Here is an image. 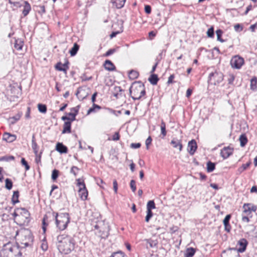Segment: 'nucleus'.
<instances>
[{
    "label": "nucleus",
    "mask_w": 257,
    "mask_h": 257,
    "mask_svg": "<svg viewBox=\"0 0 257 257\" xmlns=\"http://www.w3.org/2000/svg\"><path fill=\"white\" fill-rule=\"evenodd\" d=\"M49 218H52L53 220H55L57 227L60 230L65 229L70 222L69 215L67 213H62L58 214L54 212H48L43 219V229L44 231L46 230L45 225H47L49 222Z\"/></svg>",
    "instance_id": "nucleus-1"
},
{
    "label": "nucleus",
    "mask_w": 257,
    "mask_h": 257,
    "mask_svg": "<svg viewBox=\"0 0 257 257\" xmlns=\"http://www.w3.org/2000/svg\"><path fill=\"white\" fill-rule=\"evenodd\" d=\"M57 240V248L62 253L68 254L74 248L75 242L71 236L65 234L59 235Z\"/></svg>",
    "instance_id": "nucleus-2"
},
{
    "label": "nucleus",
    "mask_w": 257,
    "mask_h": 257,
    "mask_svg": "<svg viewBox=\"0 0 257 257\" xmlns=\"http://www.w3.org/2000/svg\"><path fill=\"white\" fill-rule=\"evenodd\" d=\"M1 255L3 257H19L22 253L17 244L9 242L3 246Z\"/></svg>",
    "instance_id": "nucleus-3"
},
{
    "label": "nucleus",
    "mask_w": 257,
    "mask_h": 257,
    "mask_svg": "<svg viewBox=\"0 0 257 257\" xmlns=\"http://www.w3.org/2000/svg\"><path fill=\"white\" fill-rule=\"evenodd\" d=\"M130 93L134 100H139L146 93L144 85L141 82L134 83L129 89Z\"/></svg>",
    "instance_id": "nucleus-4"
},
{
    "label": "nucleus",
    "mask_w": 257,
    "mask_h": 257,
    "mask_svg": "<svg viewBox=\"0 0 257 257\" xmlns=\"http://www.w3.org/2000/svg\"><path fill=\"white\" fill-rule=\"evenodd\" d=\"M94 228L98 230L96 233L101 238L105 239L109 235V226L107 223L104 221H98L94 226Z\"/></svg>",
    "instance_id": "nucleus-5"
},
{
    "label": "nucleus",
    "mask_w": 257,
    "mask_h": 257,
    "mask_svg": "<svg viewBox=\"0 0 257 257\" xmlns=\"http://www.w3.org/2000/svg\"><path fill=\"white\" fill-rule=\"evenodd\" d=\"M247 243L248 242L246 239L241 238L238 240L237 243V244L240 247L238 248H230V250L234 251L235 257H239V252H243L245 250Z\"/></svg>",
    "instance_id": "nucleus-6"
},
{
    "label": "nucleus",
    "mask_w": 257,
    "mask_h": 257,
    "mask_svg": "<svg viewBox=\"0 0 257 257\" xmlns=\"http://www.w3.org/2000/svg\"><path fill=\"white\" fill-rule=\"evenodd\" d=\"M223 75L221 72L211 73L209 76V81L211 84L217 85L223 80Z\"/></svg>",
    "instance_id": "nucleus-7"
},
{
    "label": "nucleus",
    "mask_w": 257,
    "mask_h": 257,
    "mask_svg": "<svg viewBox=\"0 0 257 257\" xmlns=\"http://www.w3.org/2000/svg\"><path fill=\"white\" fill-rule=\"evenodd\" d=\"M244 61L243 58L236 55L232 58L230 60V64L232 68L239 69L244 64Z\"/></svg>",
    "instance_id": "nucleus-8"
},
{
    "label": "nucleus",
    "mask_w": 257,
    "mask_h": 257,
    "mask_svg": "<svg viewBox=\"0 0 257 257\" xmlns=\"http://www.w3.org/2000/svg\"><path fill=\"white\" fill-rule=\"evenodd\" d=\"M19 213V220L23 223H28L30 213L29 211L24 208H18Z\"/></svg>",
    "instance_id": "nucleus-9"
},
{
    "label": "nucleus",
    "mask_w": 257,
    "mask_h": 257,
    "mask_svg": "<svg viewBox=\"0 0 257 257\" xmlns=\"http://www.w3.org/2000/svg\"><path fill=\"white\" fill-rule=\"evenodd\" d=\"M243 212L242 214L250 216L252 212H255L257 210L256 206L251 203H245L243 205Z\"/></svg>",
    "instance_id": "nucleus-10"
},
{
    "label": "nucleus",
    "mask_w": 257,
    "mask_h": 257,
    "mask_svg": "<svg viewBox=\"0 0 257 257\" xmlns=\"http://www.w3.org/2000/svg\"><path fill=\"white\" fill-rule=\"evenodd\" d=\"M77 185L79 187V195L81 199L83 200H86L88 196V192L85 187V185L84 182H78Z\"/></svg>",
    "instance_id": "nucleus-11"
},
{
    "label": "nucleus",
    "mask_w": 257,
    "mask_h": 257,
    "mask_svg": "<svg viewBox=\"0 0 257 257\" xmlns=\"http://www.w3.org/2000/svg\"><path fill=\"white\" fill-rule=\"evenodd\" d=\"M233 152V149L230 147H226L223 148L220 152L221 156L224 159H227L231 155Z\"/></svg>",
    "instance_id": "nucleus-12"
},
{
    "label": "nucleus",
    "mask_w": 257,
    "mask_h": 257,
    "mask_svg": "<svg viewBox=\"0 0 257 257\" xmlns=\"http://www.w3.org/2000/svg\"><path fill=\"white\" fill-rule=\"evenodd\" d=\"M197 148V145L196 142L195 140H192L191 141L189 142L188 144L187 150L191 155H194Z\"/></svg>",
    "instance_id": "nucleus-13"
},
{
    "label": "nucleus",
    "mask_w": 257,
    "mask_h": 257,
    "mask_svg": "<svg viewBox=\"0 0 257 257\" xmlns=\"http://www.w3.org/2000/svg\"><path fill=\"white\" fill-rule=\"evenodd\" d=\"M230 218H231V215L228 214L225 217V218L223 221V224L224 226V229L227 232H230V231L231 230V226L229 224V220L230 219Z\"/></svg>",
    "instance_id": "nucleus-14"
},
{
    "label": "nucleus",
    "mask_w": 257,
    "mask_h": 257,
    "mask_svg": "<svg viewBox=\"0 0 257 257\" xmlns=\"http://www.w3.org/2000/svg\"><path fill=\"white\" fill-rule=\"evenodd\" d=\"M16 136L8 133H5L3 135V140L8 143H12L16 140Z\"/></svg>",
    "instance_id": "nucleus-15"
},
{
    "label": "nucleus",
    "mask_w": 257,
    "mask_h": 257,
    "mask_svg": "<svg viewBox=\"0 0 257 257\" xmlns=\"http://www.w3.org/2000/svg\"><path fill=\"white\" fill-rule=\"evenodd\" d=\"M56 150L61 154L67 153L68 149L67 147L62 143H58L56 146Z\"/></svg>",
    "instance_id": "nucleus-16"
},
{
    "label": "nucleus",
    "mask_w": 257,
    "mask_h": 257,
    "mask_svg": "<svg viewBox=\"0 0 257 257\" xmlns=\"http://www.w3.org/2000/svg\"><path fill=\"white\" fill-rule=\"evenodd\" d=\"M171 144L174 148H177L178 147L180 152L182 151L183 146L181 144V140H178L177 139H173L171 142Z\"/></svg>",
    "instance_id": "nucleus-17"
},
{
    "label": "nucleus",
    "mask_w": 257,
    "mask_h": 257,
    "mask_svg": "<svg viewBox=\"0 0 257 257\" xmlns=\"http://www.w3.org/2000/svg\"><path fill=\"white\" fill-rule=\"evenodd\" d=\"M71 122L67 120L64 122L62 134L70 133L71 132Z\"/></svg>",
    "instance_id": "nucleus-18"
},
{
    "label": "nucleus",
    "mask_w": 257,
    "mask_h": 257,
    "mask_svg": "<svg viewBox=\"0 0 257 257\" xmlns=\"http://www.w3.org/2000/svg\"><path fill=\"white\" fill-rule=\"evenodd\" d=\"M104 66L105 69L108 71H113L115 69L114 64L109 60H106L105 61Z\"/></svg>",
    "instance_id": "nucleus-19"
},
{
    "label": "nucleus",
    "mask_w": 257,
    "mask_h": 257,
    "mask_svg": "<svg viewBox=\"0 0 257 257\" xmlns=\"http://www.w3.org/2000/svg\"><path fill=\"white\" fill-rule=\"evenodd\" d=\"M24 9L23 10V14L24 16H26L29 13L31 10V7L29 3L27 1H24Z\"/></svg>",
    "instance_id": "nucleus-20"
},
{
    "label": "nucleus",
    "mask_w": 257,
    "mask_h": 257,
    "mask_svg": "<svg viewBox=\"0 0 257 257\" xmlns=\"http://www.w3.org/2000/svg\"><path fill=\"white\" fill-rule=\"evenodd\" d=\"M126 2V0H112L113 5L117 9L122 8Z\"/></svg>",
    "instance_id": "nucleus-21"
},
{
    "label": "nucleus",
    "mask_w": 257,
    "mask_h": 257,
    "mask_svg": "<svg viewBox=\"0 0 257 257\" xmlns=\"http://www.w3.org/2000/svg\"><path fill=\"white\" fill-rule=\"evenodd\" d=\"M68 115L69 117L67 116H63L61 119L63 120H69L70 121H73L75 120V117L77 115L76 114H75L73 112H71L68 113Z\"/></svg>",
    "instance_id": "nucleus-22"
},
{
    "label": "nucleus",
    "mask_w": 257,
    "mask_h": 257,
    "mask_svg": "<svg viewBox=\"0 0 257 257\" xmlns=\"http://www.w3.org/2000/svg\"><path fill=\"white\" fill-rule=\"evenodd\" d=\"M84 91L85 90L82 87H79L78 88L76 95L79 99H83L86 97L87 95L83 94Z\"/></svg>",
    "instance_id": "nucleus-23"
},
{
    "label": "nucleus",
    "mask_w": 257,
    "mask_h": 257,
    "mask_svg": "<svg viewBox=\"0 0 257 257\" xmlns=\"http://www.w3.org/2000/svg\"><path fill=\"white\" fill-rule=\"evenodd\" d=\"M145 241L147 243V247H148V245H149L150 247L153 248L154 247H156L158 244V241L157 240H154L151 238L146 239Z\"/></svg>",
    "instance_id": "nucleus-24"
},
{
    "label": "nucleus",
    "mask_w": 257,
    "mask_h": 257,
    "mask_svg": "<svg viewBox=\"0 0 257 257\" xmlns=\"http://www.w3.org/2000/svg\"><path fill=\"white\" fill-rule=\"evenodd\" d=\"M24 45V42L20 39L15 40L14 47L18 50H21Z\"/></svg>",
    "instance_id": "nucleus-25"
},
{
    "label": "nucleus",
    "mask_w": 257,
    "mask_h": 257,
    "mask_svg": "<svg viewBox=\"0 0 257 257\" xmlns=\"http://www.w3.org/2000/svg\"><path fill=\"white\" fill-rule=\"evenodd\" d=\"M22 115V112H18L16 115L10 118V123L12 124H15L18 120H19Z\"/></svg>",
    "instance_id": "nucleus-26"
},
{
    "label": "nucleus",
    "mask_w": 257,
    "mask_h": 257,
    "mask_svg": "<svg viewBox=\"0 0 257 257\" xmlns=\"http://www.w3.org/2000/svg\"><path fill=\"white\" fill-rule=\"evenodd\" d=\"M79 48V46L77 43H74L73 47L70 50L69 53L71 56H75L77 53Z\"/></svg>",
    "instance_id": "nucleus-27"
},
{
    "label": "nucleus",
    "mask_w": 257,
    "mask_h": 257,
    "mask_svg": "<svg viewBox=\"0 0 257 257\" xmlns=\"http://www.w3.org/2000/svg\"><path fill=\"white\" fill-rule=\"evenodd\" d=\"M101 108V106L95 104V103H93L92 106L90 107L87 111V114H89L92 112H95L97 110H99Z\"/></svg>",
    "instance_id": "nucleus-28"
},
{
    "label": "nucleus",
    "mask_w": 257,
    "mask_h": 257,
    "mask_svg": "<svg viewBox=\"0 0 257 257\" xmlns=\"http://www.w3.org/2000/svg\"><path fill=\"white\" fill-rule=\"evenodd\" d=\"M195 252V249L193 247L188 248L185 253V257H192Z\"/></svg>",
    "instance_id": "nucleus-29"
},
{
    "label": "nucleus",
    "mask_w": 257,
    "mask_h": 257,
    "mask_svg": "<svg viewBox=\"0 0 257 257\" xmlns=\"http://www.w3.org/2000/svg\"><path fill=\"white\" fill-rule=\"evenodd\" d=\"M158 80L159 79L157 75L155 74H152L149 78V81L153 85H156Z\"/></svg>",
    "instance_id": "nucleus-30"
},
{
    "label": "nucleus",
    "mask_w": 257,
    "mask_h": 257,
    "mask_svg": "<svg viewBox=\"0 0 257 257\" xmlns=\"http://www.w3.org/2000/svg\"><path fill=\"white\" fill-rule=\"evenodd\" d=\"M19 192L18 191H15L13 192V195L12 198V201L13 204H15L19 202Z\"/></svg>",
    "instance_id": "nucleus-31"
},
{
    "label": "nucleus",
    "mask_w": 257,
    "mask_h": 257,
    "mask_svg": "<svg viewBox=\"0 0 257 257\" xmlns=\"http://www.w3.org/2000/svg\"><path fill=\"white\" fill-rule=\"evenodd\" d=\"M239 140L241 147L245 146L247 142V139L244 134L240 135Z\"/></svg>",
    "instance_id": "nucleus-32"
},
{
    "label": "nucleus",
    "mask_w": 257,
    "mask_h": 257,
    "mask_svg": "<svg viewBox=\"0 0 257 257\" xmlns=\"http://www.w3.org/2000/svg\"><path fill=\"white\" fill-rule=\"evenodd\" d=\"M250 89L252 90L257 89V78L253 77L250 80Z\"/></svg>",
    "instance_id": "nucleus-33"
},
{
    "label": "nucleus",
    "mask_w": 257,
    "mask_h": 257,
    "mask_svg": "<svg viewBox=\"0 0 257 257\" xmlns=\"http://www.w3.org/2000/svg\"><path fill=\"white\" fill-rule=\"evenodd\" d=\"M161 135H162V138H164L167 135V132L166 130V124L163 120H162L161 123Z\"/></svg>",
    "instance_id": "nucleus-34"
},
{
    "label": "nucleus",
    "mask_w": 257,
    "mask_h": 257,
    "mask_svg": "<svg viewBox=\"0 0 257 257\" xmlns=\"http://www.w3.org/2000/svg\"><path fill=\"white\" fill-rule=\"evenodd\" d=\"M28 241L22 242V244H24L25 247H27L30 245L33 242V238L30 233L28 234Z\"/></svg>",
    "instance_id": "nucleus-35"
},
{
    "label": "nucleus",
    "mask_w": 257,
    "mask_h": 257,
    "mask_svg": "<svg viewBox=\"0 0 257 257\" xmlns=\"http://www.w3.org/2000/svg\"><path fill=\"white\" fill-rule=\"evenodd\" d=\"M215 168V165L214 163H212L210 161H209L207 163V170L208 172H212Z\"/></svg>",
    "instance_id": "nucleus-36"
},
{
    "label": "nucleus",
    "mask_w": 257,
    "mask_h": 257,
    "mask_svg": "<svg viewBox=\"0 0 257 257\" xmlns=\"http://www.w3.org/2000/svg\"><path fill=\"white\" fill-rule=\"evenodd\" d=\"M139 76L138 72L135 70H131L128 73V77L131 79H135Z\"/></svg>",
    "instance_id": "nucleus-37"
},
{
    "label": "nucleus",
    "mask_w": 257,
    "mask_h": 257,
    "mask_svg": "<svg viewBox=\"0 0 257 257\" xmlns=\"http://www.w3.org/2000/svg\"><path fill=\"white\" fill-rule=\"evenodd\" d=\"M156 208L155 202L153 200H150L148 202L147 205V210H152Z\"/></svg>",
    "instance_id": "nucleus-38"
},
{
    "label": "nucleus",
    "mask_w": 257,
    "mask_h": 257,
    "mask_svg": "<svg viewBox=\"0 0 257 257\" xmlns=\"http://www.w3.org/2000/svg\"><path fill=\"white\" fill-rule=\"evenodd\" d=\"M38 108L39 111L41 113H45L47 112V106L45 104H38Z\"/></svg>",
    "instance_id": "nucleus-39"
},
{
    "label": "nucleus",
    "mask_w": 257,
    "mask_h": 257,
    "mask_svg": "<svg viewBox=\"0 0 257 257\" xmlns=\"http://www.w3.org/2000/svg\"><path fill=\"white\" fill-rule=\"evenodd\" d=\"M5 182H6L5 187L8 190H11L13 187V182H12V180L9 178H7L5 180Z\"/></svg>",
    "instance_id": "nucleus-40"
},
{
    "label": "nucleus",
    "mask_w": 257,
    "mask_h": 257,
    "mask_svg": "<svg viewBox=\"0 0 257 257\" xmlns=\"http://www.w3.org/2000/svg\"><path fill=\"white\" fill-rule=\"evenodd\" d=\"M62 64L61 63H60V62L58 63L55 66L56 69H57V70L60 71H63L65 73H66L67 68H63V66H62Z\"/></svg>",
    "instance_id": "nucleus-41"
},
{
    "label": "nucleus",
    "mask_w": 257,
    "mask_h": 257,
    "mask_svg": "<svg viewBox=\"0 0 257 257\" xmlns=\"http://www.w3.org/2000/svg\"><path fill=\"white\" fill-rule=\"evenodd\" d=\"M216 36H217V40L218 41H220L221 43L224 42L225 41L224 40H223L221 38V36L223 34V31L221 30H220V29L217 30L216 31Z\"/></svg>",
    "instance_id": "nucleus-42"
},
{
    "label": "nucleus",
    "mask_w": 257,
    "mask_h": 257,
    "mask_svg": "<svg viewBox=\"0 0 257 257\" xmlns=\"http://www.w3.org/2000/svg\"><path fill=\"white\" fill-rule=\"evenodd\" d=\"M22 0H9V3L16 8L21 7L20 2Z\"/></svg>",
    "instance_id": "nucleus-43"
},
{
    "label": "nucleus",
    "mask_w": 257,
    "mask_h": 257,
    "mask_svg": "<svg viewBox=\"0 0 257 257\" xmlns=\"http://www.w3.org/2000/svg\"><path fill=\"white\" fill-rule=\"evenodd\" d=\"M59 171L58 170L54 169L52 171L51 178L53 181H55L59 176Z\"/></svg>",
    "instance_id": "nucleus-44"
},
{
    "label": "nucleus",
    "mask_w": 257,
    "mask_h": 257,
    "mask_svg": "<svg viewBox=\"0 0 257 257\" xmlns=\"http://www.w3.org/2000/svg\"><path fill=\"white\" fill-rule=\"evenodd\" d=\"M153 213L152 210H147V215L145 217V221L147 222H148L150 221V219L153 216Z\"/></svg>",
    "instance_id": "nucleus-45"
},
{
    "label": "nucleus",
    "mask_w": 257,
    "mask_h": 257,
    "mask_svg": "<svg viewBox=\"0 0 257 257\" xmlns=\"http://www.w3.org/2000/svg\"><path fill=\"white\" fill-rule=\"evenodd\" d=\"M32 148L33 150H36V149H38V146L36 142L35 137L34 135H33L32 136Z\"/></svg>",
    "instance_id": "nucleus-46"
},
{
    "label": "nucleus",
    "mask_w": 257,
    "mask_h": 257,
    "mask_svg": "<svg viewBox=\"0 0 257 257\" xmlns=\"http://www.w3.org/2000/svg\"><path fill=\"white\" fill-rule=\"evenodd\" d=\"M214 29L213 27H211L210 28H209L207 32V35L208 37L210 38H213L214 36Z\"/></svg>",
    "instance_id": "nucleus-47"
},
{
    "label": "nucleus",
    "mask_w": 257,
    "mask_h": 257,
    "mask_svg": "<svg viewBox=\"0 0 257 257\" xmlns=\"http://www.w3.org/2000/svg\"><path fill=\"white\" fill-rule=\"evenodd\" d=\"M252 217V215L247 216L246 215L242 214L241 220L243 222L248 223L249 221V218Z\"/></svg>",
    "instance_id": "nucleus-48"
},
{
    "label": "nucleus",
    "mask_w": 257,
    "mask_h": 257,
    "mask_svg": "<svg viewBox=\"0 0 257 257\" xmlns=\"http://www.w3.org/2000/svg\"><path fill=\"white\" fill-rule=\"evenodd\" d=\"M249 165H250V163H246L245 164H243L242 165V166L238 169V172L239 173H241L242 172H243V171L246 170V168L247 167H248Z\"/></svg>",
    "instance_id": "nucleus-49"
},
{
    "label": "nucleus",
    "mask_w": 257,
    "mask_h": 257,
    "mask_svg": "<svg viewBox=\"0 0 257 257\" xmlns=\"http://www.w3.org/2000/svg\"><path fill=\"white\" fill-rule=\"evenodd\" d=\"M21 163L23 165H24L25 166L26 171H28L30 169V166L28 165L27 162L25 159V158H22Z\"/></svg>",
    "instance_id": "nucleus-50"
},
{
    "label": "nucleus",
    "mask_w": 257,
    "mask_h": 257,
    "mask_svg": "<svg viewBox=\"0 0 257 257\" xmlns=\"http://www.w3.org/2000/svg\"><path fill=\"white\" fill-rule=\"evenodd\" d=\"M130 187L133 192L136 191V182L134 180H132L130 182Z\"/></svg>",
    "instance_id": "nucleus-51"
},
{
    "label": "nucleus",
    "mask_w": 257,
    "mask_h": 257,
    "mask_svg": "<svg viewBox=\"0 0 257 257\" xmlns=\"http://www.w3.org/2000/svg\"><path fill=\"white\" fill-rule=\"evenodd\" d=\"M234 30L236 32H240L242 30V27L239 24H237L234 26Z\"/></svg>",
    "instance_id": "nucleus-52"
},
{
    "label": "nucleus",
    "mask_w": 257,
    "mask_h": 257,
    "mask_svg": "<svg viewBox=\"0 0 257 257\" xmlns=\"http://www.w3.org/2000/svg\"><path fill=\"white\" fill-rule=\"evenodd\" d=\"M116 51V49H110L108 50L105 54V56H108Z\"/></svg>",
    "instance_id": "nucleus-53"
},
{
    "label": "nucleus",
    "mask_w": 257,
    "mask_h": 257,
    "mask_svg": "<svg viewBox=\"0 0 257 257\" xmlns=\"http://www.w3.org/2000/svg\"><path fill=\"white\" fill-rule=\"evenodd\" d=\"M110 257H124L123 253L121 251L113 253Z\"/></svg>",
    "instance_id": "nucleus-54"
},
{
    "label": "nucleus",
    "mask_w": 257,
    "mask_h": 257,
    "mask_svg": "<svg viewBox=\"0 0 257 257\" xmlns=\"http://www.w3.org/2000/svg\"><path fill=\"white\" fill-rule=\"evenodd\" d=\"M152 141V139L150 136H149L146 140L145 144H146L147 149H149V145L151 144Z\"/></svg>",
    "instance_id": "nucleus-55"
},
{
    "label": "nucleus",
    "mask_w": 257,
    "mask_h": 257,
    "mask_svg": "<svg viewBox=\"0 0 257 257\" xmlns=\"http://www.w3.org/2000/svg\"><path fill=\"white\" fill-rule=\"evenodd\" d=\"M79 170V169L76 166H73L70 170V172L73 174L74 176L77 174V171Z\"/></svg>",
    "instance_id": "nucleus-56"
},
{
    "label": "nucleus",
    "mask_w": 257,
    "mask_h": 257,
    "mask_svg": "<svg viewBox=\"0 0 257 257\" xmlns=\"http://www.w3.org/2000/svg\"><path fill=\"white\" fill-rule=\"evenodd\" d=\"M119 134L118 132H116L112 136V140L114 141H118L119 140Z\"/></svg>",
    "instance_id": "nucleus-57"
},
{
    "label": "nucleus",
    "mask_w": 257,
    "mask_h": 257,
    "mask_svg": "<svg viewBox=\"0 0 257 257\" xmlns=\"http://www.w3.org/2000/svg\"><path fill=\"white\" fill-rule=\"evenodd\" d=\"M117 185H118L116 180H114L113 181V188L115 194H116L117 192Z\"/></svg>",
    "instance_id": "nucleus-58"
},
{
    "label": "nucleus",
    "mask_w": 257,
    "mask_h": 257,
    "mask_svg": "<svg viewBox=\"0 0 257 257\" xmlns=\"http://www.w3.org/2000/svg\"><path fill=\"white\" fill-rule=\"evenodd\" d=\"M79 105H78L76 107L72 108L71 109V112H73L74 113L76 114V115H77L79 109Z\"/></svg>",
    "instance_id": "nucleus-59"
},
{
    "label": "nucleus",
    "mask_w": 257,
    "mask_h": 257,
    "mask_svg": "<svg viewBox=\"0 0 257 257\" xmlns=\"http://www.w3.org/2000/svg\"><path fill=\"white\" fill-rule=\"evenodd\" d=\"M141 145L140 143H132L131 147L133 149H138L140 148Z\"/></svg>",
    "instance_id": "nucleus-60"
},
{
    "label": "nucleus",
    "mask_w": 257,
    "mask_h": 257,
    "mask_svg": "<svg viewBox=\"0 0 257 257\" xmlns=\"http://www.w3.org/2000/svg\"><path fill=\"white\" fill-rule=\"evenodd\" d=\"M145 11L147 14L151 13V7L149 5H146L145 7Z\"/></svg>",
    "instance_id": "nucleus-61"
},
{
    "label": "nucleus",
    "mask_w": 257,
    "mask_h": 257,
    "mask_svg": "<svg viewBox=\"0 0 257 257\" xmlns=\"http://www.w3.org/2000/svg\"><path fill=\"white\" fill-rule=\"evenodd\" d=\"M174 78H175V76H174V74L171 75L169 76V77L168 78V81H167L168 84H170L172 83L173 82H174L173 79H174Z\"/></svg>",
    "instance_id": "nucleus-62"
},
{
    "label": "nucleus",
    "mask_w": 257,
    "mask_h": 257,
    "mask_svg": "<svg viewBox=\"0 0 257 257\" xmlns=\"http://www.w3.org/2000/svg\"><path fill=\"white\" fill-rule=\"evenodd\" d=\"M13 216L14 217V218L18 217V220L20 221L18 208H17L15 210V212L13 214Z\"/></svg>",
    "instance_id": "nucleus-63"
},
{
    "label": "nucleus",
    "mask_w": 257,
    "mask_h": 257,
    "mask_svg": "<svg viewBox=\"0 0 257 257\" xmlns=\"http://www.w3.org/2000/svg\"><path fill=\"white\" fill-rule=\"evenodd\" d=\"M41 248L44 251L47 250L48 245H47V243L45 242H43L41 244Z\"/></svg>",
    "instance_id": "nucleus-64"
}]
</instances>
